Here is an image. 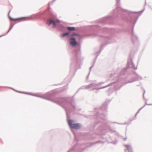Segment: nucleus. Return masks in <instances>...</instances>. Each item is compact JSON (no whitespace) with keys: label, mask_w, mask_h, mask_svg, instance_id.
<instances>
[{"label":"nucleus","mask_w":152,"mask_h":152,"mask_svg":"<svg viewBox=\"0 0 152 152\" xmlns=\"http://www.w3.org/2000/svg\"><path fill=\"white\" fill-rule=\"evenodd\" d=\"M72 35L73 36H74V35H78V34H75V33H74V34H72Z\"/></svg>","instance_id":"obj_7"},{"label":"nucleus","mask_w":152,"mask_h":152,"mask_svg":"<svg viewBox=\"0 0 152 152\" xmlns=\"http://www.w3.org/2000/svg\"><path fill=\"white\" fill-rule=\"evenodd\" d=\"M69 34V32H66V33L62 34L61 35V37H64L65 36L68 35Z\"/></svg>","instance_id":"obj_6"},{"label":"nucleus","mask_w":152,"mask_h":152,"mask_svg":"<svg viewBox=\"0 0 152 152\" xmlns=\"http://www.w3.org/2000/svg\"><path fill=\"white\" fill-rule=\"evenodd\" d=\"M126 147L127 148H128V147H129V146L128 145H126Z\"/></svg>","instance_id":"obj_9"},{"label":"nucleus","mask_w":152,"mask_h":152,"mask_svg":"<svg viewBox=\"0 0 152 152\" xmlns=\"http://www.w3.org/2000/svg\"><path fill=\"white\" fill-rule=\"evenodd\" d=\"M60 23V21L59 20H56L55 21H54L52 20H50L49 21V25L52 23L53 25V27H56V23Z\"/></svg>","instance_id":"obj_2"},{"label":"nucleus","mask_w":152,"mask_h":152,"mask_svg":"<svg viewBox=\"0 0 152 152\" xmlns=\"http://www.w3.org/2000/svg\"><path fill=\"white\" fill-rule=\"evenodd\" d=\"M72 121L71 120L68 121V124L70 126L75 129H78L80 127V125L79 124H72Z\"/></svg>","instance_id":"obj_1"},{"label":"nucleus","mask_w":152,"mask_h":152,"mask_svg":"<svg viewBox=\"0 0 152 152\" xmlns=\"http://www.w3.org/2000/svg\"><path fill=\"white\" fill-rule=\"evenodd\" d=\"M129 152H133V151L132 149H129Z\"/></svg>","instance_id":"obj_8"},{"label":"nucleus","mask_w":152,"mask_h":152,"mask_svg":"<svg viewBox=\"0 0 152 152\" xmlns=\"http://www.w3.org/2000/svg\"><path fill=\"white\" fill-rule=\"evenodd\" d=\"M70 44L72 46H75L77 44V42L75 38H72L70 39Z\"/></svg>","instance_id":"obj_3"},{"label":"nucleus","mask_w":152,"mask_h":152,"mask_svg":"<svg viewBox=\"0 0 152 152\" xmlns=\"http://www.w3.org/2000/svg\"><path fill=\"white\" fill-rule=\"evenodd\" d=\"M10 19H11V20H12L13 21H17V20H18L22 19L25 18V17H21L20 18H16V19H14V18H12L10 17Z\"/></svg>","instance_id":"obj_4"},{"label":"nucleus","mask_w":152,"mask_h":152,"mask_svg":"<svg viewBox=\"0 0 152 152\" xmlns=\"http://www.w3.org/2000/svg\"><path fill=\"white\" fill-rule=\"evenodd\" d=\"M67 29L69 31H74L75 30V28L74 27H67Z\"/></svg>","instance_id":"obj_5"}]
</instances>
